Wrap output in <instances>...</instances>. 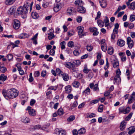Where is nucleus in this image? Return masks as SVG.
Segmentation results:
<instances>
[{
  "mask_svg": "<svg viewBox=\"0 0 135 135\" xmlns=\"http://www.w3.org/2000/svg\"><path fill=\"white\" fill-rule=\"evenodd\" d=\"M2 92L4 97L7 99L15 98L18 95V91L14 88L10 89L6 91L3 90Z\"/></svg>",
  "mask_w": 135,
  "mask_h": 135,
  "instance_id": "obj_1",
  "label": "nucleus"
},
{
  "mask_svg": "<svg viewBox=\"0 0 135 135\" xmlns=\"http://www.w3.org/2000/svg\"><path fill=\"white\" fill-rule=\"evenodd\" d=\"M27 9L28 7L27 6H25V4H24L23 7L20 6L17 8L16 13L19 15L26 14L27 13Z\"/></svg>",
  "mask_w": 135,
  "mask_h": 135,
  "instance_id": "obj_2",
  "label": "nucleus"
},
{
  "mask_svg": "<svg viewBox=\"0 0 135 135\" xmlns=\"http://www.w3.org/2000/svg\"><path fill=\"white\" fill-rule=\"evenodd\" d=\"M77 28L78 30V35L80 38H82L86 35V33L83 32L84 28L80 26L78 27Z\"/></svg>",
  "mask_w": 135,
  "mask_h": 135,
  "instance_id": "obj_3",
  "label": "nucleus"
},
{
  "mask_svg": "<svg viewBox=\"0 0 135 135\" xmlns=\"http://www.w3.org/2000/svg\"><path fill=\"white\" fill-rule=\"evenodd\" d=\"M61 8V4L60 3H56L54 5V10L55 12H57Z\"/></svg>",
  "mask_w": 135,
  "mask_h": 135,
  "instance_id": "obj_4",
  "label": "nucleus"
},
{
  "mask_svg": "<svg viewBox=\"0 0 135 135\" xmlns=\"http://www.w3.org/2000/svg\"><path fill=\"white\" fill-rule=\"evenodd\" d=\"M26 110L28 111L29 115L32 116H34L36 114V112L34 109H31V107L30 106H28L26 109Z\"/></svg>",
  "mask_w": 135,
  "mask_h": 135,
  "instance_id": "obj_5",
  "label": "nucleus"
},
{
  "mask_svg": "<svg viewBox=\"0 0 135 135\" xmlns=\"http://www.w3.org/2000/svg\"><path fill=\"white\" fill-rule=\"evenodd\" d=\"M14 24L13 25V28L15 29H18L20 26L19 21L15 19L14 20Z\"/></svg>",
  "mask_w": 135,
  "mask_h": 135,
  "instance_id": "obj_6",
  "label": "nucleus"
},
{
  "mask_svg": "<svg viewBox=\"0 0 135 135\" xmlns=\"http://www.w3.org/2000/svg\"><path fill=\"white\" fill-rule=\"evenodd\" d=\"M50 32L48 34V39L50 40L53 38L55 37V36L54 35V30L52 29L50 30Z\"/></svg>",
  "mask_w": 135,
  "mask_h": 135,
  "instance_id": "obj_7",
  "label": "nucleus"
},
{
  "mask_svg": "<svg viewBox=\"0 0 135 135\" xmlns=\"http://www.w3.org/2000/svg\"><path fill=\"white\" fill-rule=\"evenodd\" d=\"M56 75H61L62 76H68V75L67 74L64 73L59 68H57L56 69Z\"/></svg>",
  "mask_w": 135,
  "mask_h": 135,
  "instance_id": "obj_8",
  "label": "nucleus"
},
{
  "mask_svg": "<svg viewBox=\"0 0 135 135\" xmlns=\"http://www.w3.org/2000/svg\"><path fill=\"white\" fill-rule=\"evenodd\" d=\"M113 59L114 62L113 63V65L114 68H116L118 66L119 64L118 60L114 57H112L111 58V59Z\"/></svg>",
  "mask_w": 135,
  "mask_h": 135,
  "instance_id": "obj_9",
  "label": "nucleus"
},
{
  "mask_svg": "<svg viewBox=\"0 0 135 135\" xmlns=\"http://www.w3.org/2000/svg\"><path fill=\"white\" fill-rule=\"evenodd\" d=\"M77 10L78 12L82 13H84L86 11L85 8L83 6L77 7Z\"/></svg>",
  "mask_w": 135,
  "mask_h": 135,
  "instance_id": "obj_10",
  "label": "nucleus"
},
{
  "mask_svg": "<svg viewBox=\"0 0 135 135\" xmlns=\"http://www.w3.org/2000/svg\"><path fill=\"white\" fill-rule=\"evenodd\" d=\"M75 5L78 7H79L83 6V3L82 0H76L74 3Z\"/></svg>",
  "mask_w": 135,
  "mask_h": 135,
  "instance_id": "obj_11",
  "label": "nucleus"
},
{
  "mask_svg": "<svg viewBox=\"0 0 135 135\" xmlns=\"http://www.w3.org/2000/svg\"><path fill=\"white\" fill-rule=\"evenodd\" d=\"M126 122L124 120L123 121L120 123V128L121 131L124 130L126 127Z\"/></svg>",
  "mask_w": 135,
  "mask_h": 135,
  "instance_id": "obj_12",
  "label": "nucleus"
},
{
  "mask_svg": "<svg viewBox=\"0 0 135 135\" xmlns=\"http://www.w3.org/2000/svg\"><path fill=\"white\" fill-rule=\"evenodd\" d=\"M16 10V7L13 6L11 7L8 10V13L11 15L12 13H15Z\"/></svg>",
  "mask_w": 135,
  "mask_h": 135,
  "instance_id": "obj_13",
  "label": "nucleus"
},
{
  "mask_svg": "<svg viewBox=\"0 0 135 135\" xmlns=\"http://www.w3.org/2000/svg\"><path fill=\"white\" fill-rule=\"evenodd\" d=\"M65 89V93L67 94L70 93L72 90V88L70 85L66 86Z\"/></svg>",
  "mask_w": 135,
  "mask_h": 135,
  "instance_id": "obj_14",
  "label": "nucleus"
},
{
  "mask_svg": "<svg viewBox=\"0 0 135 135\" xmlns=\"http://www.w3.org/2000/svg\"><path fill=\"white\" fill-rule=\"evenodd\" d=\"M74 12L72 8H69L67 10V15L69 16L73 15V14Z\"/></svg>",
  "mask_w": 135,
  "mask_h": 135,
  "instance_id": "obj_15",
  "label": "nucleus"
},
{
  "mask_svg": "<svg viewBox=\"0 0 135 135\" xmlns=\"http://www.w3.org/2000/svg\"><path fill=\"white\" fill-rule=\"evenodd\" d=\"M118 45L120 46H123L125 44V41L122 39H119L117 42Z\"/></svg>",
  "mask_w": 135,
  "mask_h": 135,
  "instance_id": "obj_16",
  "label": "nucleus"
},
{
  "mask_svg": "<svg viewBox=\"0 0 135 135\" xmlns=\"http://www.w3.org/2000/svg\"><path fill=\"white\" fill-rule=\"evenodd\" d=\"M128 133L129 134H131L133 133L135 131V128L133 127H131L129 128L128 129Z\"/></svg>",
  "mask_w": 135,
  "mask_h": 135,
  "instance_id": "obj_17",
  "label": "nucleus"
},
{
  "mask_svg": "<svg viewBox=\"0 0 135 135\" xmlns=\"http://www.w3.org/2000/svg\"><path fill=\"white\" fill-rule=\"evenodd\" d=\"M135 100V96H132L129 99L128 103L129 104H131L133 103V102Z\"/></svg>",
  "mask_w": 135,
  "mask_h": 135,
  "instance_id": "obj_18",
  "label": "nucleus"
},
{
  "mask_svg": "<svg viewBox=\"0 0 135 135\" xmlns=\"http://www.w3.org/2000/svg\"><path fill=\"white\" fill-rule=\"evenodd\" d=\"M16 1V0H6L5 3L7 5L12 4Z\"/></svg>",
  "mask_w": 135,
  "mask_h": 135,
  "instance_id": "obj_19",
  "label": "nucleus"
},
{
  "mask_svg": "<svg viewBox=\"0 0 135 135\" xmlns=\"http://www.w3.org/2000/svg\"><path fill=\"white\" fill-rule=\"evenodd\" d=\"M21 121L22 122L24 123H28L29 122L30 120L28 118L25 117H23L22 118Z\"/></svg>",
  "mask_w": 135,
  "mask_h": 135,
  "instance_id": "obj_20",
  "label": "nucleus"
},
{
  "mask_svg": "<svg viewBox=\"0 0 135 135\" xmlns=\"http://www.w3.org/2000/svg\"><path fill=\"white\" fill-rule=\"evenodd\" d=\"M58 132L59 133L58 134L59 135H65L66 134V132L62 129H58Z\"/></svg>",
  "mask_w": 135,
  "mask_h": 135,
  "instance_id": "obj_21",
  "label": "nucleus"
},
{
  "mask_svg": "<svg viewBox=\"0 0 135 135\" xmlns=\"http://www.w3.org/2000/svg\"><path fill=\"white\" fill-rule=\"evenodd\" d=\"M100 6L103 8H105L107 7V4L106 2L104 1H103L101 2L100 1H99Z\"/></svg>",
  "mask_w": 135,
  "mask_h": 135,
  "instance_id": "obj_22",
  "label": "nucleus"
},
{
  "mask_svg": "<svg viewBox=\"0 0 135 135\" xmlns=\"http://www.w3.org/2000/svg\"><path fill=\"white\" fill-rule=\"evenodd\" d=\"M114 52L113 49L111 46L109 47L108 50V52L109 54L112 55L113 54Z\"/></svg>",
  "mask_w": 135,
  "mask_h": 135,
  "instance_id": "obj_23",
  "label": "nucleus"
},
{
  "mask_svg": "<svg viewBox=\"0 0 135 135\" xmlns=\"http://www.w3.org/2000/svg\"><path fill=\"white\" fill-rule=\"evenodd\" d=\"M97 23L98 25L100 27H102L104 26V22L100 20H98Z\"/></svg>",
  "mask_w": 135,
  "mask_h": 135,
  "instance_id": "obj_24",
  "label": "nucleus"
},
{
  "mask_svg": "<svg viewBox=\"0 0 135 135\" xmlns=\"http://www.w3.org/2000/svg\"><path fill=\"white\" fill-rule=\"evenodd\" d=\"M79 85V83L76 81H74L72 83V85L73 86L76 88H78Z\"/></svg>",
  "mask_w": 135,
  "mask_h": 135,
  "instance_id": "obj_25",
  "label": "nucleus"
},
{
  "mask_svg": "<svg viewBox=\"0 0 135 135\" xmlns=\"http://www.w3.org/2000/svg\"><path fill=\"white\" fill-rule=\"evenodd\" d=\"M68 68H72L74 66V65L71 62H69L65 65Z\"/></svg>",
  "mask_w": 135,
  "mask_h": 135,
  "instance_id": "obj_26",
  "label": "nucleus"
},
{
  "mask_svg": "<svg viewBox=\"0 0 135 135\" xmlns=\"http://www.w3.org/2000/svg\"><path fill=\"white\" fill-rule=\"evenodd\" d=\"M129 8L132 10H134L135 8V2H133L130 4Z\"/></svg>",
  "mask_w": 135,
  "mask_h": 135,
  "instance_id": "obj_27",
  "label": "nucleus"
},
{
  "mask_svg": "<svg viewBox=\"0 0 135 135\" xmlns=\"http://www.w3.org/2000/svg\"><path fill=\"white\" fill-rule=\"evenodd\" d=\"M85 129L83 128H81L78 131V134H83L85 133Z\"/></svg>",
  "mask_w": 135,
  "mask_h": 135,
  "instance_id": "obj_28",
  "label": "nucleus"
},
{
  "mask_svg": "<svg viewBox=\"0 0 135 135\" xmlns=\"http://www.w3.org/2000/svg\"><path fill=\"white\" fill-rule=\"evenodd\" d=\"M41 126L40 125H36L34 126L33 127L31 128L32 131H35L36 129H38L40 128Z\"/></svg>",
  "mask_w": 135,
  "mask_h": 135,
  "instance_id": "obj_29",
  "label": "nucleus"
},
{
  "mask_svg": "<svg viewBox=\"0 0 135 135\" xmlns=\"http://www.w3.org/2000/svg\"><path fill=\"white\" fill-rule=\"evenodd\" d=\"M31 16L33 18L36 19L38 17V14L36 12H32L31 13Z\"/></svg>",
  "mask_w": 135,
  "mask_h": 135,
  "instance_id": "obj_30",
  "label": "nucleus"
},
{
  "mask_svg": "<svg viewBox=\"0 0 135 135\" xmlns=\"http://www.w3.org/2000/svg\"><path fill=\"white\" fill-rule=\"evenodd\" d=\"M114 81L116 83H119L120 82L121 79L120 76H115L114 79Z\"/></svg>",
  "mask_w": 135,
  "mask_h": 135,
  "instance_id": "obj_31",
  "label": "nucleus"
},
{
  "mask_svg": "<svg viewBox=\"0 0 135 135\" xmlns=\"http://www.w3.org/2000/svg\"><path fill=\"white\" fill-rule=\"evenodd\" d=\"M18 70L19 71L20 74L21 75H22L24 73V71L23 70H21V67L20 66H17Z\"/></svg>",
  "mask_w": 135,
  "mask_h": 135,
  "instance_id": "obj_32",
  "label": "nucleus"
},
{
  "mask_svg": "<svg viewBox=\"0 0 135 135\" xmlns=\"http://www.w3.org/2000/svg\"><path fill=\"white\" fill-rule=\"evenodd\" d=\"M74 42L72 41H69L68 44V46L70 47H72L74 46Z\"/></svg>",
  "mask_w": 135,
  "mask_h": 135,
  "instance_id": "obj_33",
  "label": "nucleus"
},
{
  "mask_svg": "<svg viewBox=\"0 0 135 135\" xmlns=\"http://www.w3.org/2000/svg\"><path fill=\"white\" fill-rule=\"evenodd\" d=\"M133 113L131 112L125 118V120L126 121H128L131 117Z\"/></svg>",
  "mask_w": 135,
  "mask_h": 135,
  "instance_id": "obj_34",
  "label": "nucleus"
},
{
  "mask_svg": "<svg viewBox=\"0 0 135 135\" xmlns=\"http://www.w3.org/2000/svg\"><path fill=\"white\" fill-rule=\"evenodd\" d=\"M131 108L129 107H127L126 109L124 108V114L128 113L130 111Z\"/></svg>",
  "mask_w": 135,
  "mask_h": 135,
  "instance_id": "obj_35",
  "label": "nucleus"
},
{
  "mask_svg": "<svg viewBox=\"0 0 135 135\" xmlns=\"http://www.w3.org/2000/svg\"><path fill=\"white\" fill-rule=\"evenodd\" d=\"M65 41H63L61 42L60 45H61V49L63 50L65 49Z\"/></svg>",
  "mask_w": 135,
  "mask_h": 135,
  "instance_id": "obj_36",
  "label": "nucleus"
},
{
  "mask_svg": "<svg viewBox=\"0 0 135 135\" xmlns=\"http://www.w3.org/2000/svg\"><path fill=\"white\" fill-rule=\"evenodd\" d=\"M75 119V117L74 115H71L67 119V120L69 122H71L74 120Z\"/></svg>",
  "mask_w": 135,
  "mask_h": 135,
  "instance_id": "obj_37",
  "label": "nucleus"
},
{
  "mask_svg": "<svg viewBox=\"0 0 135 135\" xmlns=\"http://www.w3.org/2000/svg\"><path fill=\"white\" fill-rule=\"evenodd\" d=\"M58 114L60 115H62L63 114V109L62 108H60L57 111Z\"/></svg>",
  "mask_w": 135,
  "mask_h": 135,
  "instance_id": "obj_38",
  "label": "nucleus"
},
{
  "mask_svg": "<svg viewBox=\"0 0 135 135\" xmlns=\"http://www.w3.org/2000/svg\"><path fill=\"white\" fill-rule=\"evenodd\" d=\"M128 47L129 49H131L133 46L134 44L133 41H131L129 43H127Z\"/></svg>",
  "mask_w": 135,
  "mask_h": 135,
  "instance_id": "obj_39",
  "label": "nucleus"
},
{
  "mask_svg": "<svg viewBox=\"0 0 135 135\" xmlns=\"http://www.w3.org/2000/svg\"><path fill=\"white\" fill-rule=\"evenodd\" d=\"M90 89L89 88H87L84 91H83V93L88 94L90 93Z\"/></svg>",
  "mask_w": 135,
  "mask_h": 135,
  "instance_id": "obj_40",
  "label": "nucleus"
},
{
  "mask_svg": "<svg viewBox=\"0 0 135 135\" xmlns=\"http://www.w3.org/2000/svg\"><path fill=\"white\" fill-rule=\"evenodd\" d=\"M57 86H51L50 87H49L48 89V90L49 89H51L52 90H57Z\"/></svg>",
  "mask_w": 135,
  "mask_h": 135,
  "instance_id": "obj_41",
  "label": "nucleus"
},
{
  "mask_svg": "<svg viewBox=\"0 0 135 135\" xmlns=\"http://www.w3.org/2000/svg\"><path fill=\"white\" fill-rule=\"evenodd\" d=\"M135 20V15H131L130 16V21L132 22Z\"/></svg>",
  "mask_w": 135,
  "mask_h": 135,
  "instance_id": "obj_42",
  "label": "nucleus"
},
{
  "mask_svg": "<svg viewBox=\"0 0 135 135\" xmlns=\"http://www.w3.org/2000/svg\"><path fill=\"white\" fill-rule=\"evenodd\" d=\"M103 105H100L98 107V111L100 112H102L103 109Z\"/></svg>",
  "mask_w": 135,
  "mask_h": 135,
  "instance_id": "obj_43",
  "label": "nucleus"
},
{
  "mask_svg": "<svg viewBox=\"0 0 135 135\" xmlns=\"http://www.w3.org/2000/svg\"><path fill=\"white\" fill-rule=\"evenodd\" d=\"M7 57L9 61L13 60V56L11 54H9L7 56Z\"/></svg>",
  "mask_w": 135,
  "mask_h": 135,
  "instance_id": "obj_44",
  "label": "nucleus"
},
{
  "mask_svg": "<svg viewBox=\"0 0 135 135\" xmlns=\"http://www.w3.org/2000/svg\"><path fill=\"white\" fill-rule=\"evenodd\" d=\"M101 47V49L103 51L105 52L106 51L107 48L106 45H102Z\"/></svg>",
  "mask_w": 135,
  "mask_h": 135,
  "instance_id": "obj_45",
  "label": "nucleus"
},
{
  "mask_svg": "<svg viewBox=\"0 0 135 135\" xmlns=\"http://www.w3.org/2000/svg\"><path fill=\"white\" fill-rule=\"evenodd\" d=\"M119 113H123L124 114V108L123 107H121L119 109Z\"/></svg>",
  "mask_w": 135,
  "mask_h": 135,
  "instance_id": "obj_46",
  "label": "nucleus"
},
{
  "mask_svg": "<svg viewBox=\"0 0 135 135\" xmlns=\"http://www.w3.org/2000/svg\"><path fill=\"white\" fill-rule=\"evenodd\" d=\"M90 71L89 69H87V66L85 65L83 69V71L85 73H88L89 71Z\"/></svg>",
  "mask_w": 135,
  "mask_h": 135,
  "instance_id": "obj_47",
  "label": "nucleus"
},
{
  "mask_svg": "<svg viewBox=\"0 0 135 135\" xmlns=\"http://www.w3.org/2000/svg\"><path fill=\"white\" fill-rule=\"evenodd\" d=\"M0 68V70L2 72L4 73L7 70L6 68L3 67L2 66H1Z\"/></svg>",
  "mask_w": 135,
  "mask_h": 135,
  "instance_id": "obj_48",
  "label": "nucleus"
},
{
  "mask_svg": "<svg viewBox=\"0 0 135 135\" xmlns=\"http://www.w3.org/2000/svg\"><path fill=\"white\" fill-rule=\"evenodd\" d=\"M7 78V76H0V81H4L6 80Z\"/></svg>",
  "mask_w": 135,
  "mask_h": 135,
  "instance_id": "obj_49",
  "label": "nucleus"
},
{
  "mask_svg": "<svg viewBox=\"0 0 135 135\" xmlns=\"http://www.w3.org/2000/svg\"><path fill=\"white\" fill-rule=\"evenodd\" d=\"M101 16V13L100 11H98L97 13V17L95 18V20L100 18Z\"/></svg>",
  "mask_w": 135,
  "mask_h": 135,
  "instance_id": "obj_50",
  "label": "nucleus"
},
{
  "mask_svg": "<svg viewBox=\"0 0 135 135\" xmlns=\"http://www.w3.org/2000/svg\"><path fill=\"white\" fill-rule=\"evenodd\" d=\"M87 50L90 51L92 50L93 47L91 45H87L86 47Z\"/></svg>",
  "mask_w": 135,
  "mask_h": 135,
  "instance_id": "obj_51",
  "label": "nucleus"
},
{
  "mask_svg": "<svg viewBox=\"0 0 135 135\" xmlns=\"http://www.w3.org/2000/svg\"><path fill=\"white\" fill-rule=\"evenodd\" d=\"M99 100L98 99L94 100L90 102L91 104H92L93 103L95 104L97 103L99 101Z\"/></svg>",
  "mask_w": 135,
  "mask_h": 135,
  "instance_id": "obj_52",
  "label": "nucleus"
},
{
  "mask_svg": "<svg viewBox=\"0 0 135 135\" xmlns=\"http://www.w3.org/2000/svg\"><path fill=\"white\" fill-rule=\"evenodd\" d=\"M117 76H119L121 74V72L119 69H117L116 71Z\"/></svg>",
  "mask_w": 135,
  "mask_h": 135,
  "instance_id": "obj_53",
  "label": "nucleus"
},
{
  "mask_svg": "<svg viewBox=\"0 0 135 135\" xmlns=\"http://www.w3.org/2000/svg\"><path fill=\"white\" fill-rule=\"evenodd\" d=\"M20 98L22 100L24 99H27V97L25 95H22L20 97Z\"/></svg>",
  "mask_w": 135,
  "mask_h": 135,
  "instance_id": "obj_54",
  "label": "nucleus"
},
{
  "mask_svg": "<svg viewBox=\"0 0 135 135\" xmlns=\"http://www.w3.org/2000/svg\"><path fill=\"white\" fill-rule=\"evenodd\" d=\"M35 102L36 101L35 100L33 99H31L30 103V105L31 106L33 105Z\"/></svg>",
  "mask_w": 135,
  "mask_h": 135,
  "instance_id": "obj_55",
  "label": "nucleus"
},
{
  "mask_svg": "<svg viewBox=\"0 0 135 135\" xmlns=\"http://www.w3.org/2000/svg\"><path fill=\"white\" fill-rule=\"evenodd\" d=\"M55 53V51L53 49H52L50 50V55L54 56V55Z\"/></svg>",
  "mask_w": 135,
  "mask_h": 135,
  "instance_id": "obj_56",
  "label": "nucleus"
},
{
  "mask_svg": "<svg viewBox=\"0 0 135 135\" xmlns=\"http://www.w3.org/2000/svg\"><path fill=\"white\" fill-rule=\"evenodd\" d=\"M97 29L95 27H90L89 28V30L91 32H94Z\"/></svg>",
  "mask_w": 135,
  "mask_h": 135,
  "instance_id": "obj_57",
  "label": "nucleus"
},
{
  "mask_svg": "<svg viewBox=\"0 0 135 135\" xmlns=\"http://www.w3.org/2000/svg\"><path fill=\"white\" fill-rule=\"evenodd\" d=\"M122 61L123 62L125 61L126 60V56L124 55V56H122L120 57Z\"/></svg>",
  "mask_w": 135,
  "mask_h": 135,
  "instance_id": "obj_58",
  "label": "nucleus"
},
{
  "mask_svg": "<svg viewBox=\"0 0 135 135\" xmlns=\"http://www.w3.org/2000/svg\"><path fill=\"white\" fill-rule=\"evenodd\" d=\"M49 5V4L47 2H44L42 4V6L43 7L46 8Z\"/></svg>",
  "mask_w": 135,
  "mask_h": 135,
  "instance_id": "obj_59",
  "label": "nucleus"
},
{
  "mask_svg": "<svg viewBox=\"0 0 135 135\" xmlns=\"http://www.w3.org/2000/svg\"><path fill=\"white\" fill-rule=\"evenodd\" d=\"M134 24L132 23H131L129 24L128 28L130 29H132L134 27Z\"/></svg>",
  "mask_w": 135,
  "mask_h": 135,
  "instance_id": "obj_60",
  "label": "nucleus"
},
{
  "mask_svg": "<svg viewBox=\"0 0 135 135\" xmlns=\"http://www.w3.org/2000/svg\"><path fill=\"white\" fill-rule=\"evenodd\" d=\"M95 116V114L94 113H91L90 114L89 116L88 115L86 117L87 118L89 117L90 118L94 117Z\"/></svg>",
  "mask_w": 135,
  "mask_h": 135,
  "instance_id": "obj_61",
  "label": "nucleus"
},
{
  "mask_svg": "<svg viewBox=\"0 0 135 135\" xmlns=\"http://www.w3.org/2000/svg\"><path fill=\"white\" fill-rule=\"evenodd\" d=\"M73 133V135H77L78 134V131L76 129H74L72 131Z\"/></svg>",
  "mask_w": 135,
  "mask_h": 135,
  "instance_id": "obj_62",
  "label": "nucleus"
},
{
  "mask_svg": "<svg viewBox=\"0 0 135 135\" xmlns=\"http://www.w3.org/2000/svg\"><path fill=\"white\" fill-rule=\"evenodd\" d=\"M98 89V84H96L94 86V88L93 89L94 91H96Z\"/></svg>",
  "mask_w": 135,
  "mask_h": 135,
  "instance_id": "obj_63",
  "label": "nucleus"
},
{
  "mask_svg": "<svg viewBox=\"0 0 135 135\" xmlns=\"http://www.w3.org/2000/svg\"><path fill=\"white\" fill-rule=\"evenodd\" d=\"M131 36L132 38H135V32H131Z\"/></svg>",
  "mask_w": 135,
  "mask_h": 135,
  "instance_id": "obj_64",
  "label": "nucleus"
}]
</instances>
